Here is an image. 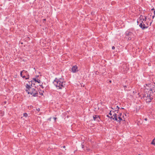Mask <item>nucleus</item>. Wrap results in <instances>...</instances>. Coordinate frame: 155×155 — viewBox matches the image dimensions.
Here are the masks:
<instances>
[{
    "label": "nucleus",
    "mask_w": 155,
    "mask_h": 155,
    "mask_svg": "<svg viewBox=\"0 0 155 155\" xmlns=\"http://www.w3.org/2000/svg\"><path fill=\"white\" fill-rule=\"evenodd\" d=\"M53 118L54 119V120H55V121L56 120V119H57L56 117H54Z\"/></svg>",
    "instance_id": "obj_22"
},
{
    "label": "nucleus",
    "mask_w": 155,
    "mask_h": 155,
    "mask_svg": "<svg viewBox=\"0 0 155 155\" xmlns=\"http://www.w3.org/2000/svg\"><path fill=\"white\" fill-rule=\"evenodd\" d=\"M123 87L125 88H126L127 87V85L123 86Z\"/></svg>",
    "instance_id": "obj_23"
},
{
    "label": "nucleus",
    "mask_w": 155,
    "mask_h": 155,
    "mask_svg": "<svg viewBox=\"0 0 155 155\" xmlns=\"http://www.w3.org/2000/svg\"><path fill=\"white\" fill-rule=\"evenodd\" d=\"M151 23H152V21H150V25H151Z\"/></svg>",
    "instance_id": "obj_26"
},
{
    "label": "nucleus",
    "mask_w": 155,
    "mask_h": 155,
    "mask_svg": "<svg viewBox=\"0 0 155 155\" xmlns=\"http://www.w3.org/2000/svg\"><path fill=\"white\" fill-rule=\"evenodd\" d=\"M35 81V82H37L38 83H41V81L38 79H36V78H34L32 79V80L31 81V84H33L32 82Z\"/></svg>",
    "instance_id": "obj_12"
},
{
    "label": "nucleus",
    "mask_w": 155,
    "mask_h": 155,
    "mask_svg": "<svg viewBox=\"0 0 155 155\" xmlns=\"http://www.w3.org/2000/svg\"><path fill=\"white\" fill-rule=\"evenodd\" d=\"M139 155H140V154H139Z\"/></svg>",
    "instance_id": "obj_31"
},
{
    "label": "nucleus",
    "mask_w": 155,
    "mask_h": 155,
    "mask_svg": "<svg viewBox=\"0 0 155 155\" xmlns=\"http://www.w3.org/2000/svg\"><path fill=\"white\" fill-rule=\"evenodd\" d=\"M78 67L76 65L73 66L71 68V71L73 73H75L78 71Z\"/></svg>",
    "instance_id": "obj_7"
},
{
    "label": "nucleus",
    "mask_w": 155,
    "mask_h": 155,
    "mask_svg": "<svg viewBox=\"0 0 155 155\" xmlns=\"http://www.w3.org/2000/svg\"><path fill=\"white\" fill-rule=\"evenodd\" d=\"M154 15H153V16H152V17L150 18H152L153 19L154 18Z\"/></svg>",
    "instance_id": "obj_19"
},
{
    "label": "nucleus",
    "mask_w": 155,
    "mask_h": 155,
    "mask_svg": "<svg viewBox=\"0 0 155 155\" xmlns=\"http://www.w3.org/2000/svg\"><path fill=\"white\" fill-rule=\"evenodd\" d=\"M144 120L146 121H147V118H145V119H144Z\"/></svg>",
    "instance_id": "obj_27"
},
{
    "label": "nucleus",
    "mask_w": 155,
    "mask_h": 155,
    "mask_svg": "<svg viewBox=\"0 0 155 155\" xmlns=\"http://www.w3.org/2000/svg\"><path fill=\"white\" fill-rule=\"evenodd\" d=\"M26 91L28 94L32 95L33 97H37L38 93L36 88H33L30 86L28 84L25 85Z\"/></svg>",
    "instance_id": "obj_2"
},
{
    "label": "nucleus",
    "mask_w": 155,
    "mask_h": 155,
    "mask_svg": "<svg viewBox=\"0 0 155 155\" xmlns=\"http://www.w3.org/2000/svg\"><path fill=\"white\" fill-rule=\"evenodd\" d=\"M125 67H126L125 65H123V68H124V71H127L128 70V68L127 67H126V68H124Z\"/></svg>",
    "instance_id": "obj_14"
},
{
    "label": "nucleus",
    "mask_w": 155,
    "mask_h": 155,
    "mask_svg": "<svg viewBox=\"0 0 155 155\" xmlns=\"http://www.w3.org/2000/svg\"><path fill=\"white\" fill-rule=\"evenodd\" d=\"M81 146H82V148H84V146L83 145H81Z\"/></svg>",
    "instance_id": "obj_21"
},
{
    "label": "nucleus",
    "mask_w": 155,
    "mask_h": 155,
    "mask_svg": "<svg viewBox=\"0 0 155 155\" xmlns=\"http://www.w3.org/2000/svg\"><path fill=\"white\" fill-rule=\"evenodd\" d=\"M20 75L22 78L26 80L28 79L29 78V75L28 72L25 70H23L20 72Z\"/></svg>",
    "instance_id": "obj_4"
},
{
    "label": "nucleus",
    "mask_w": 155,
    "mask_h": 155,
    "mask_svg": "<svg viewBox=\"0 0 155 155\" xmlns=\"http://www.w3.org/2000/svg\"><path fill=\"white\" fill-rule=\"evenodd\" d=\"M112 49H114L115 48L114 46H113L112 48Z\"/></svg>",
    "instance_id": "obj_20"
},
{
    "label": "nucleus",
    "mask_w": 155,
    "mask_h": 155,
    "mask_svg": "<svg viewBox=\"0 0 155 155\" xmlns=\"http://www.w3.org/2000/svg\"><path fill=\"white\" fill-rule=\"evenodd\" d=\"M53 83L57 89H62L65 86V81L64 79L62 78H55Z\"/></svg>",
    "instance_id": "obj_1"
},
{
    "label": "nucleus",
    "mask_w": 155,
    "mask_h": 155,
    "mask_svg": "<svg viewBox=\"0 0 155 155\" xmlns=\"http://www.w3.org/2000/svg\"><path fill=\"white\" fill-rule=\"evenodd\" d=\"M111 109H112V110H110L109 113V115H110V116H109V115H107V116L109 117L110 118H111L110 117H113L114 116H115L116 115V112H115V110H114V108L112 107H111Z\"/></svg>",
    "instance_id": "obj_6"
},
{
    "label": "nucleus",
    "mask_w": 155,
    "mask_h": 155,
    "mask_svg": "<svg viewBox=\"0 0 155 155\" xmlns=\"http://www.w3.org/2000/svg\"><path fill=\"white\" fill-rule=\"evenodd\" d=\"M23 116L25 117H27L28 116V114L26 113H24L23 114Z\"/></svg>",
    "instance_id": "obj_17"
},
{
    "label": "nucleus",
    "mask_w": 155,
    "mask_h": 155,
    "mask_svg": "<svg viewBox=\"0 0 155 155\" xmlns=\"http://www.w3.org/2000/svg\"><path fill=\"white\" fill-rule=\"evenodd\" d=\"M154 10V8H153L152 9H151V10H152V11H153V10Z\"/></svg>",
    "instance_id": "obj_28"
},
{
    "label": "nucleus",
    "mask_w": 155,
    "mask_h": 155,
    "mask_svg": "<svg viewBox=\"0 0 155 155\" xmlns=\"http://www.w3.org/2000/svg\"><path fill=\"white\" fill-rule=\"evenodd\" d=\"M122 115L121 113H120L118 115L117 114L116 115L114 116L113 117H110L111 119H112L114 120H116L117 121L120 122L121 121L123 120V119L121 117Z\"/></svg>",
    "instance_id": "obj_5"
},
{
    "label": "nucleus",
    "mask_w": 155,
    "mask_h": 155,
    "mask_svg": "<svg viewBox=\"0 0 155 155\" xmlns=\"http://www.w3.org/2000/svg\"><path fill=\"white\" fill-rule=\"evenodd\" d=\"M135 31L133 28H131L128 29L125 33L126 36L130 37L128 38L129 40L131 39V37L134 36L135 35Z\"/></svg>",
    "instance_id": "obj_3"
},
{
    "label": "nucleus",
    "mask_w": 155,
    "mask_h": 155,
    "mask_svg": "<svg viewBox=\"0 0 155 155\" xmlns=\"http://www.w3.org/2000/svg\"><path fill=\"white\" fill-rule=\"evenodd\" d=\"M145 22L144 21H142L137 20V23L138 25L139 24V26L143 30L144 29V27L142 26V24H144Z\"/></svg>",
    "instance_id": "obj_8"
},
{
    "label": "nucleus",
    "mask_w": 155,
    "mask_h": 155,
    "mask_svg": "<svg viewBox=\"0 0 155 155\" xmlns=\"http://www.w3.org/2000/svg\"><path fill=\"white\" fill-rule=\"evenodd\" d=\"M144 98L145 100H147L149 99V100L148 101H150L151 100V98L150 97V96H148V95L147 94H145L144 95Z\"/></svg>",
    "instance_id": "obj_11"
},
{
    "label": "nucleus",
    "mask_w": 155,
    "mask_h": 155,
    "mask_svg": "<svg viewBox=\"0 0 155 155\" xmlns=\"http://www.w3.org/2000/svg\"><path fill=\"white\" fill-rule=\"evenodd\" d=\"M93 120H94L96 121L97 122H99L100 119L99 116L94 115L93 116Z\"/></svg>",
    "instance_id": "obj_10"
},
{
    "label": "nucleus",
    "mask_w": 155,
    "mask_h": 155,
    "mask_svg": "<svg viewBox=\"0 0 155 155\" xmlns=\"http://www.w3.org/2000/svg\"><path fill=\"white\" fill-rule=\"evenodd\" d=\"M155 140V138H154L151 143V144H152L155 145V142H154V140Z\"/></svg>",
    "instance_id": "obj_16"
},
{
    "label": "nucleus",
    "mask_w": 155,
    "mask_h": 155,
    "mask_svg": "<svg viewBox=\"0 0 155 155\" xmlns=\"http://www.w3.org/2000/svg\"><path fill=\"white\" fill-rule=\"evenodd\" d=\"M147 25H148V24H147ZM143 26L144 27V29H146V28H148V25H145V24H142V26L143 27Z\"/></svg>",
    "instance_id": "obj_15"
},
{
    "label": "nucleus",
    "mask_w": 155,
    "mask_h": 155,
    "mask_svg": "<svg viewBox=\"0 0 155 155\" xmlns=\"http://www.w3.org/2000/svg\"><path fill=\"white\" fill-rule=\"evenodd\" d=\"M36 110L38 111H39L40 110V109L39 108H38V109H36Z\"/></svg>",
    "instance_id": "obj_18"
},
{
    "label": "nucleus",
    "mask_w": 155,
    "mask_h": 155,
    "mask_svg": "<svg viewBox=\"0 0 155 155\" xmlns=\"http://www.w3.org/2000/svg\"><path fill=\"white\" fill-rule=\"evenodd\" d=\"M153 13L154 14V15H155V10L153 11Z\"/></svg>",
    "instance_id": "obj_24"
},
{
    "label": "nucleus",
    "mask_w": 155,
    "mask_h": 155,
    "mask_svg": "<svg viewBox=\"0 0 155 155\" xmlns=\"http://www.w3.org/2000/svg\"><path fill=\"white\" fill-rule=\"evenodd\" d=\"M121 109H124V108H121Z\"/></svg>",
    "instance_id": "obj_29"
},
{
    "label": "nucleus",
    "mask_w": 155,
    "mask_h": 155,
    "mask_svg": "<svg viewBox=\"0 0 155 155\" xmlns=\"http://www.w3.org/2000/svg\"><path fill=\"white\" fill-rule=\"evenodd\" d=\"M146 19L147 18L146 16L141 15L137 20L142 21H144V22H145Z\"/></svg>",
    "instance_id": "obj_9"
},
{
    "label": "nucleus",
    "mask_w": 155,
    "mask_h": 155,
    "mask_svg": "<svg viewBox=\"0 0 155 155\" xmlns=\"http://www.w3.org/2000/svg\"><path fill=\"white\" fill-rule=\"evenodd\" d=\"M110 82H111V81H110Z\"/></svg>",
    "instance_id": "obj_30"
},
{
    "label": "nucleus",
    "mask_w": 155,
    "mask_h": 155,
    "mask_svg": "<svg viewBox=\"0 0 155 155\" xmlns=\"http://www.w3.org/2000/svg\"><path fill=\"white\" fill-rule=\"evenodd\" d=\"M63 147L64 148H65V146H64Z\"/></svg>",
    "instance_id": "obj_25"
},
{
    "label": "nucleus",
    "mask_w": 155,
    "mask_h": 155,
    "mask_svg": "<svg viewBox=\"0 0 155 155\" xmlns=\"http://www.w3.org/2000/svg\"><path fill=\"white\" fill-rule=\"evenodd\" d=\"M115 109L114 110L115 111V112H117V113H118V111L119 110V107L118 106H117L116 107H115Z\"/></svg>",
    "instance_id": "obj_13"
}]
</instances>
